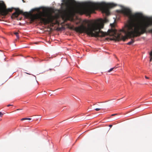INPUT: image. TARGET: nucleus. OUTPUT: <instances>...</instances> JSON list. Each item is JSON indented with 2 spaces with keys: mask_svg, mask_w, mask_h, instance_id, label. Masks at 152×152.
I'll return each mask as SVG.
<instances>
[{
  "mask_svg": "<svg viewBox=\"0 0 152 152\" xmlns=\"http://www.w3.org/2000/svg\"><path fill=\"white\" fill-rule=\"evenodd\" d=\"M121 12L128 16L129 20L124 28L115 36L113 39L125 41L128 38H132L131 41L127 43L128 45H131L134 42V37H139L147 32V28L152 25V18L146 17L140 23L139 20L143 17L142 13L137 12L132 14L131 11L127 8L123 9Z\"/></svg>",
  "mask_w": 152,
  "mask_h": 152,
  "instance_id": "1",
  "label": "nucleus"
},
{
  "mask_svg": "<svg viewBox=\"0 0 152 152\" xmlns=\"http://www.w3.org/2000/svg\"><path fill=\"white\" fill-rule=\"evenodd\" d=\"M63 3L61 4V9L63 12L65 14L66 17L67 14H74L75 13H81L82 10L80 7L84 6L91 10L101 9L103 12L108 15L110 13L109 9L116 6L113 3L106 4L105 3H101L88 2L85 3H78L77 5L79 7L75 9L72 5V3L75 2L74 0H63Z\"/></svg>",
  "mask_w": 152,
  "mask_h": 152,
  "instance_id": "2",
  "label": "nucleus"
},
{
  "mask_svg": "<svg viewBox=\"0 0 152 152\" xmlns=\"http://www.w3.org/2000/svg\"><path fill=\"white\" fill-rule=\"evenodd\" d=\"M42 12H40L39 13L36 15H33L31 13L27 12H24L22 10H20L18 8H14L15 12L13 13L11 18H17L20 14H22L27 18H30L31 21H34L37 19L39 20L42 23L45 25L50 23L55 25L58 23L57 20L58 17L56 16H54L49 13V9L46 8L42 7ZM14 8L6 9L5 5L4 4L3 9L1 10L3 15H6L9 12H12Z\"/></svg>",
  "mask_w": 152,
  "mask_h": 152,
  "instance_id": "3",
  "label": "nucleus"
},
{
  "mask_svg": "<svg viewBox=\"0 0 152 152\" xmlns=\"http://www.w3.org/2000/svg\"><path fill=\"white\" fill-rule=\"evenodd\" d=\"M108 20L105 18L101 20V23L96 22L91 25H88V27L83 25L76 27L74 30L80 33H85L88 35L95 37H104L106 35L113 36V37L117 34V30L114 29H109L107 32H104L101 30L104 26V23L108 22Z\"/></svg>",
  "mask_w": 152,
  "mask_h": 152,
  "instance_id": "4",
  "label": "nucleus"
},
{
  "mask_svg": "<svg viewBox=\"0 0 152 152\" xmlns=\"http://www.w3.org/2000/svg\"><path fill=\"white\" fill-rule=\"evenodd\" d=\"M148 31L152 33V28L150 30H149ZM150 56H151V58L150 60V61H152V51H151L150 53Z\"/></svg>",
  "mask_w": 152,
  "mask_h": 152,
  "instance_id": "5",
  "label": "nucleus"
},
{
  "mask_svg": "<svg viewBox=\"0 0 152 152\" xmlns=\"http://www.w3.org/2000/svg\"><path fill=\"white\" fill-rule=\"evenodd\" d=\"M32 119L31 118H22L20 119V121H23L24 120H27L29 121H30Z\"/></svg>",
  "mask_w": 152,
  "mask_h": 152,
  "instance_id": "6",
  "label": "nucleus"
},
{
  "mask_svg": "<svg viewBox=\"0 0 152 152\" xmlns=\"http://www.w3.org/2000/svg\"><path fill=\"white\" fill-rule=\"evenodd\" d=\"M117 67H114L113 68H111L110 70H109L107 72H110L112 71L114 69H115V68H117Z\"/></svg>",
  "mask_w": 152,
  "mask_h": 152,
  "instance_id": "7",
  "label": "nucleus"
},
{
  "mask_svg": "<svg viewBox=\"0 0 152 152\" xmlns=\"http://www.w3.org/2000/svg\"><path fill=\"white\" fill-rule=\"evenodd\" d=\"M18 32H15L14 33V34L16 35L17 39L19 38V36L18 35Z\"/></svg>",
  "mask_w": 152,
  "mask_h": 152,
  "instance_id": "8",
  "label": "nucleus"
},
{
  "mask_svg": "<svg viewBox=\"0 0 152 152\" xmlns=\"http://www.w3.org/2000/svg\"><path fill=\"white\" fill-rule=\"evenodd\" d=\"M114 23H111L110 24V26H111L112 27H114Z\"/></svg>",
  "mask_w": 152,
  "mask_h": 152,
  "instance_id": "9",
  "label": "nucleus"
},
{
  "mask_svg": "<svg viewBox=\"0 0 152 152\" xmlns=\"http://www.w3.org/2000/svg\"><path fill=\"white\" fill-rule=\"evenodd\" d=\"M101 109V108H96L95 109V110L96 111H98L99 110Z\"/></svg>",
  "mask_w": 152,
  "mask_h": 152,
  "instance_id": "10",
  "label": "nucleus"
},
{
  "mask_svg": "<svg viewBox=\"0 0 152 152\" xmlns=\"http://www.w3.org/2000/svg\"><path fill=\"white\" fill-rule=\"evenodd\" d=\"M3 115V114L1 112H0V116L1 117H2Z\"/></svg>",
  "mask_w": 152,
  "mask_h": 152,
  "instance_id": "11",
  "label": "nucleus"
},
{
  "mask_svg": "<svg viewBox=\"0 0 152 152\" xmlns=\"http://www.w3.org/2000/svg\"><path fill=\"white\" fill-rule=\"evenodd\" d=\"M118 115V114H112V115H111V116H113L116 115Z\"/></svg>",
  "mask_w": 152,
  "mask_h": 152,
  "instance_id": "12",
  "label": "nucleus"
},
{
  "mask_svg": "<svg viewBox=\"0 0 152 152\" xmlns=\"http://www.w3.org/2000/svg\"><path fill=\"white\" fill-rule=\"evenodd\" d=\"M108 121H102V122H99V123H104L108 122Z\"/></svg>",
  "mask_w": 152,
  "mask_h": 152,
  "instance_id": "13",
  "label": "nucleus"
},
{
  "mask_svg": "<svg viewBox=\"0 0 152 152\" xmlns=\"http://www.w3.org/2000/svg\"><path fill=\"white\" fill-rule=\"evenodd\" d=\"M13 106V105L12 104H8L7 106V107H9L10 106Z\"/></svg>",
  "mask_w": 152,
  "mask_h": 152,
  "instance_id": "14",
  "label": "nucleus"
},
{
  "mask_svg": "<svg viewBox=\"0 0 152 152\" xmlns=\"http://www.w3.org/2000/svg\"><path fill=\"white\" fill-rule=\"evenodd\" d=\"M109 126L110 128V127H111L112 126V125H110Z\"/></svg>",
  "mask_w": 152,
  "mask_h": 152,
  "instance_id": "15",
  "label": "nucleus"
},
{
  "mask_svg": "<svg viewBox=\"0 0 152 152\" xmlns=\"http://www.w3.org/2000/svg\"><path fill=\"white\" fill-rule=\"evenodd\" d=\"M22 109H17L16 110H22Z\"/></svg>",
  "mask_w": 152,
  "mask_h": 152,
  "instance_id": "16",
  "label": "nucleus"
},
{
  "mask_svg": "<svg viewBox=\"0 0 152 152\" xmlns=\"http://www.w3.org/2000/svg\"><path fill=\"white\" fill-rule=\"evenodd\" d=\"M145 78L146 79H148V77H147V76H145Z\"/></svg>",
  "mask_w": 152,
  "mask_h": 152,
  "instance_id": "17",
  "label": "nucleus"
},
{
  "mask_svg": "<svg viewBox=\"0 0 152 152\" xmlns=\"http://www.w3.org/2000/svg\"><path fill=\"white\" fill-rule=\"evenodd\" d=\"M23 1V2H25V1H24V0H22Z\"/></svg>",
  "mask_w": 152,
  "mask_h": 152,
  "instance_id": "18",
  "label": "nucleus"
},
{
  "mask_svg": "<svg viewBox=\"0 0 152 152\" xmlns=\"http://www.w3.org/2000/svg\"><path fill=\"white\" fill-rule=\"evenodd\" d=\"M65 121V120H64V121H63H63Z\"/></svg>",
  "mask_w": 152,
  "mask_h": 152,
  "instance_id": "19",
  "label": "nucleus"
}]
</instances>
